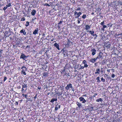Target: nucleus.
Here are the masks:
<instances>
[{"label":"nucleus","instance_id":"nucleus-24","mask_svg":"<svg viewBox=\"0 0 122 122\" xmlns=\"http://www.w3.org/2000/svg\"><path fill=\"white\" fill-rule=\"evenodd\" d=\"M102 98H100L96 100V101L98 102H102Z\"/></svg>","mask_w":122,"mask_h":122},{"label":"nucleus","instance_id":"nucleus-53","mask_svg":"<svg viewBox=\"0 0 122 122\" xmlns=\"http://www.w3.org/2000/svg\"><path fill=\"white\" fill-rule=\"evenodd\" d=\"M88 66V65H87V64H85L84 66V67H86V68Z\"/></svg>","mask_w":122,"mask_h":122},{"label":"nucleus","instance_id":"nucleus-41","mask_svg":"<svg viewBox=\"0 0 122 122\" xmlns=\"http://www.w3.org/2000/svg\"><path fill=\"white\" fill-rule=\"evenodd\" d=\"M84 99V98L82 97H81L79 98V99L80 101H83Z\"/></svg>","mask_w":122,"mask_h":122},{"label":"nucleus","instance_id":"nucleus-3","mask_svg":"<svg viewBox=\"0 0 122 122\" xmlns=\"http://www.w3.org/2000/svg\"><path fill=\"white\" fill-rule=\"evenodd\" d=\"M21 69H22V70L21 71V74H23V75H26V73L25 72V71H27V69L26 67L24 66H22L21 68Z\"/></svg>","mask_w":122,"mask_h":122},{"label":"nucleus","instance_id":"nucleus-8","mask_svg":"<svg viewBox=\"0 0 122 122\" xmlns=\"http://www.w3.org/2000/svg\"><path fill=\"white\" fill-rule=\"evenodd\" d=\"M27 57L23 53H21L20 56V59H22L24 60H25V58Z\"/></svg>","mask_w":122,"mask_h":122},{"label":"nucleus","instance_id":"nucleus-17","mask_svg":"<svg viewBox=\"0 0 122 122\" xmlns=\"http://www.w3.org/2000/svg\"><path fill=\"white\" fill-rule=\"evenodd\" d=\"M100 70L99 68H97L96 70V72H95V74H100Z\"/></svg>","mask_w":122,"mask_h":122},{"label":"nucleus","instance_id":"nucleus-44","mask_svg":"<svg viewBox=\"0 0 122 122\" xmlns=\"http://www.w3.org/2000/svg\"><path fill=\"white\" fill-rule=\"evenodd\" d=\"M43 5L44 6H50V5L47 3H45L44 4H43Z\"/></svg>","mask_w":122,"mask_h":122},{"label":"nucleus","instance_id":"nucleus-4","mask_svg":"<svg viewBox=\"0 0 122 122\" xmlns=\"http://www.w3.org/2000/svg\"><path fill=\"white\" fill-rule=\"evenodd\" d=\"M72 44V42L70 41L69 40H68L66 41L65 46L66 47H69L70 46H71Z\"/></svg>","mask_w":122,"mask_h":122},{"label":"nucleus","instance_id":"nucleus-54","mask_svg":"<svg viewBox=\"0 0 122 122\" xmlns=\"http://www.w3.org/2000/svg\"><path fill=\"white\" fill-rule=\"evenodd\" d=\"M97 95V94L95 93L92 96V98H93L94 97H95L96 95Z\"/></svg>","mask_w":122,"mask_h":122},{"label":"nucleus","instance_id":"nucleus-57","mask_svg":"<svg viewBox=\"0 0 122 122\" xmlns=\"http://www.w3.org/2000/svg\"><path fill=\"white\" fill-rule=\"evenodd\" d=\"M62 21H60L58 23V25H59L60 24H62Z\"/></svg>","mask_w":122,"mask_h":122},{"label":"nucleus","instance_id":"nucleus-23","mask_svg":"<svg viewBox=\"0 0 122 122\" xmlns=\"http://www.w3.org/2000/svg\"><path fill=\"white\" fill-rule=\"evenodd\" d=\"M100 77L99 76H98L97 77L96 79L97 80V82L99 83L101 82V81L100 80Z\"/></svg>","mask_w":122,"mask_h":122},{"label":"nucleus","instance_id":"nucleus-39","mask_svg":"<svg viewBox=\"0 0 122 122\" xmlns=\"http://www.w3.org/2000/svg\"><path fill=\"white\" fill-rule=\"evenodd\" d=\"M87 61L85 60H83L82 62V63L84 64V65L87 64Z\"/></svg>","mask_w":122,"mask_h":122},{"label":"nucleus","instance_id":"nucleus-62","mask_svg":"<svg viewBox=\"0 0 122 122\" xmlns=\"http://www.w3.org/2000/svg\"><path fill=\"white\" fill-rule=\"evenodd\" d=\"M37 94H36V96H35V97H34V99H35L36 98V96H37Z\"/></svg>","mask_w":122,"mask_h":122},{"label":"nucleus","instance_id":"nucleus-55","mask_svg":"<svg viewBox=\"0 0 122 122\" xmlns=\"http://www.w3.org/2000/svg\"><path fill=\"white\" fill-rule=\"evenodd\" d=\"M86 102V100L84 99V100H83V101L82 102L83 103H85Z\"/></svg>","mask_w":122,"mask_h":122},{"label":"nucleus","instance_id":"nucleus-59","mask_svg":"<svg viewBox=\"0 0 122 122\" xmlns=\"http://www.w3.org/2000/svg\"><path fill=\"white\" fill-rule=\"evenodd\" d=\"M52 4H53V2H50V6L51 5V6H52Z\"/></svg>","mask_w":122,"mask_h":122},{"label":"nucleus","instance_id":"nucleus-35","mask_svg":"<svg viewBox=\"0 0 122 122\" xmlns=\"http://www.w3.org/2000/svg\"><path fill=\"white\" fill-rule=\"evenodd\" d=\"M29 21H27L26 22V24L25 25V26L26 27H27L29 25Z\"/></svg>","mask_w":122,"mask_h":122},{"label":"nucleus","instance_id":"nucleus-31","mask_svg":"<svg viewBox=\"0 0 122 122\" xmlns=\"http://www.w3.org/2000/svg\"><path fill=\"white\" fill-rule=\"evenodd\" d=\"M19 41H17V42L16 43V45H17L18 46L19 44H20V39H19Z\"/></svg>","mask_w":122,"mask_h":122},{"label":"nucleus","instance_id":"nucleus-14","mask_svg":"<svg viewBox=\"0 0 122 122\" xmlns=\"http://www.w3.org/2000/svg\"><path fill=\"white\" fill-rule=\"evenodd\" d=\"M48 73L47 72H44L43 74V76L45 77V78H46V77L48 76Z\"/></svg>","mask_w":122,"mask_h":122},{"label":"nucleus","instance_id":"nucleus-7","mask_svg":"<svg viewBox=\"0 0 122 122\" xmlns=\"http://www.w3.org/2000/svg\"><path fill=\"white\" fill-rule=\"evenodd\" d=\"M22 88L21 90V92H23L24 91H25L27 90V86L26 84H24V85H22Z\"/></svg>","mask_w":122,"mask_h":122},{"label":"nucleus","instance_id":"nucleus-12","mask_svg":"<svg viewBox=\"0 0 122 122\" xmlns=\"http://www.w3.org/2000/svg\"><path fill=\"white\" fill-rule=\"evenodd\" d=\"M97 59V58H92L90 60V61L93 63H94Z\"/></svg>","mask_w":122,"mask_h":122},{"label":"nucleus","instance_id":"nucleus-5","mask_svg":"<svg viewBox=\"0 0 122 122\" xmlns=\"http://www.w3.org/2000/svg\"><path fill=\"white\" fill-rule=\"evenodd\" d=\"M66 92H59L58 93L57 92H55L54 95H56L55 97L56 98L57 97V95L60 96V95H61V96H62V94H63V95H64V93H65V95L66 96Z\"/></svg>","mask_w":122,"mask_h":122},{"label":"nucleus","instance_id":"nucleus-20","mask_svg":"<svg viewBox=\"0 0 122 122\" xmlns=\"http://www.w3.org/2000/svg\"><path fill=\"white\" fill-rule=\"evenodd\" d=\"M117 2L118 3V5H122V0H119Z\"/></svg>","mask_w":122,"mask_h":122},{"label":"nucleus","instance_id":"nucleus-22","mask_svg":"<svg viewBox=\"0 0 122 122\" xmlns=\"http://www.w3.org/2000/svg\"><path fill=\"white\" fill-rule=\"evenodd\" d=\"M87 32H88L89 33L92 35L94 33V31H92L91 30L87 31Z\"/></svg>","mask_w":122,"mask_h":122},{"label":"nucleus","instance_id":"nucleus-11","mask_svg":"<svg viewBox=\"0 0 122 122\" xmlns=\"http://www.w3.org/2000/svg\"><path fill=\"white\" fill-rule=\"evenodd\" d=\"M54 46L57 48L58 50H60V49L59 47V45L58 44H57V43H55L54 44Z\"/></svg>","mask_w":122,"mask_h":122},{"label":"nucleus","instance_id":"nucleus-28","mask_svg":"<svg viewBox=\"0 0 122 122\" xmlns=\"http://www.w3.org/2000/svg\"><path fill=\"white\" fill-rule=\"evenodd\" d=\"M102 58V55H101L100 54L98 55V56L97 57V59L98 58L99 59H100L101 58Z\"/></svg>","mask_w":122,"mask_h":122},{"label":"nucleus","instance_id":"nucleus-32","mask_svg":"<svg viewBox=\"0 0 122 122\" xmlns=\"http://www.w3.org/2000/svg\"><path fill=\"white\" fill-rule=\"evenodd\" d=\"M76 104L78 106V107H79V108H80V107L81 106V103H80L78 102H76Z\"/></svg>","mask_w":122,"mask_h":122},{"label":"nucleus","instance_id":"nucleus-6","mask_svg":"<svg viewBox=\"0 0 122 122\" xmlns=\"http://www.w3.org/2000/svg\"><path fill=\"white\" fill-rule=\"evenodd\" d=\"M74 13L75 17L76 18H78L79 17L80 15L82 14V13L80 12H79L78 13L76 11H75Z\"/></svg>","mask_w":122,"mask_h":122},{"label":"nucleus","instance_id":"nucleus-27","mask_svg":"<svg viewBox=\"0 0 122 122\" xmlns=\"http://www.w3.org/2000/svg\"><path fill=\"white\" fill-rule=\"evenodd\" d=\"M102 81L103 82H104L105 81V79L103 78L102 77L101 78V81Z\"/></svg>","mask_w":122,"mask_h":122},{"label":"nucleus","instance_id":"nucleus-1","mask_svg":"<svg viewBox=\"0 0 122 122\" xmlns=\"http://www.w3.org/2000/svg\"><path fill=\"white\" fill-rule=\"evenodd\" d=\"M6 29H8V31L7 30V31H6V30L4 33V36L5 38L9 37L11 35V30L10 28L7 27Z\"/></svg>","mask_w":122,"mask_h":122},{"label":"nucleus","instance_id":"nucleus-47","mask_svg":"<svg viewBox=\"0 0 122 122\" xmlns=\"http://www.w3.org/2000/svg\"><path fill=\"white\" fill-rule=\"evenodd\" d=\"M80 66L81 67L79 69V70H80L81 69H83L84 68V66H81V65H80Z\"/></svg>","mask_w":122,"mask_h":122},{"label":"nucleus","instance_id":"nucleus-60","mask_svg":"<svg viewBox=\"0 0 122 122\" xmlns=\"http://www.w3.org/2000/svg\"><path fill=\"white\" fill-rule=\"evenodd\" d=\"M97 62H96L94 63V65L95 66H97Z\"/></svg>","mask_w":122,"mask_h":122},{"label":"nucleus","instance_id":"nucleus-43","mask_svg":"<svg viewBox=\"0 0 122 122\" xmlns=\"http://www.w3.org/2000/svg\"><path fill=\"white\" fill-rule=\"evenodd\" d=\"M60 89L62 90L63 91H64V86H60Z\"/></svg>","mask_w":122,"mask_h":122},{"label":"nucleus","instance_id":"nucleus-49","mask_svg":"<svg viewBox=\"0 0 122 122\" xmlns=\"http://www.w3.org/2000/svg\"><path fill=\"white\" fill-rule=\"evenodd\" d=\"M81 10V8L80 7H79L77 8L76 9H75V10L77 11V10Z\"/></svg>","mask_w":122,"mask_h":122},{"label":"nucleus","instance_id":"nucleus-64","mask_svg":"<svg viewBox=\"0 0 122 122\" xmlns=\"http://www.w3.org/2000/svg\"><path fill=\"white\" fill-rule=\"evenodd\" d=\"M25 95L24 94L22 93V95L23 97H25Z\"/></svg>","mask_w":122,"mask_h":122},{"label":"nucleus","instance_id":"nucleus-29","mask_svg":"<svg viewBox=\"0 0 122 122\" xmlns=\"http://www.w3.org/2000/svg\"><path fill=\"white\" fill-rule=\"evenodd\" d=\"M65 67H64V68L63 69H62V70H61V74L63 73L65 71Z\"/></svg>","mask_w":122,"mask_h":122},{"label":"nucleus","instance_id":"nucleus-25","mask_svg":"<svg viewBox=\"0 0 122 122\" xmlns=\"http://www.w3.org/2000/svg\"><path fill=\"white\" fill-rule=\"evenodd\" d=\"M54 92H52L51 93V96H52L53 97H55V95H54Z\"/></svg>","mask_w":122,"mask_h":122},{"label":"nucleus","instance_id":"nucleus-34","mask_svg":"<svg viewBox=\"0 0 122 122\" xmlns=\"http://www.w3.org/2000/svg\"><path fill=\"white\" fill-rule=\"evenodd\" d=\"M29 93H27V94H26L25 95V97L27 99H29V100H28V101H30V100H29V99H29L28 98L27 99V97L28 96V94Z\"/></svg>","mask_w":122,"mask_h":122},{"label":"nucleus","instance_id":"nucleus-37","mask_svg":"<svg viewBox=\"0 0 122 122\" xmlns=\"http://www.w3.org/2000/svg\"><path fill=\"white\" fill-rule=\"evenodd\" d=\"M112 24L111 23L108 24H107V25L108 27H111L112 26Z\"/></svg>","mask_w":122,"mask_h":122},{"label":"nucleus","instance_id":"nucleus-45","mask_svg":"<svg viewBox=\"0 0 122 122\" xmlns=\"http://www.w3.org/2000/svg\"><path fill=\"white\" fill-rule=\"evenodd\" d=\"M7 8L8 7L6 5L4 7L3 9L5 11L7 9Z\"/></svg>","mask_w":122,"mask_h":122},{"label":"nucleus","instance_id":"nucleus-2","mask_svg":"<svg viewBox=\"0 0 122 122\" xmlns=\"http://www.w3.org/2000/svg\"><path fill=\"white\" fill-rule=\"evenodd\" d=\"M67 91L69 90H71L73 92L74 91V89L72 86V84L71 83H69L66 86L65 88Z\"/></svg>","mask_w":122,"mask_h":122},{"label":"nucleus","instance_id":"nucleus-30","mask_svg":"<svg viewBox=\"0 0 122 122\" xmlns=\"http://www.w3.org/2000/svg\"><path fill=\"white\" fill-rule=\"evenodd\" d=\"M62 51H63V53H67V50H66L64 48L63 49H62Z\"/></svg>","mask_w":122,"mask_h":122},{"label":"nucleus","instance_id":"nucleus-38","mask_svg":"<svg viewBox=\"0 0 122 122\" xmlns=\"http://www.w3.org/2000/svg\"><path fill=\"white\" fill-rule=\"evenodd\" d=\"M111 45L110 44H108L106 46V47L107 48V49L110 48V47Z\"/></svg>","mask_w":122,"mask_h":122},{"label":"nucleus","instance_id":"nucleus-56","mask_svg":"<svg viewBox=\"0 0 122 122\" xmlns=\"http://www.w3.org/2000/svg\"><path fill=\"white\" fill-rule=\"evenodd\" d=\"M115 76V75L114 74H112V78H114V77Z\"/></svg>","mask_w":122,"mask_h":122},{"label":"nucleus","instance_id":"nucleus-15","mask_svg":"<svg viewBox=\"0 0 122 122\" xmlns=\"http://www.w3.org/2000/svg\"><path fill=\"white\" fill-rule=\"evenodd\" d=\"M36 12V10L35 9H33L32 10V12H31V15L33 16H34L35 15Z\"/></svg>","mask_w":122,"mask_h":122},{"label":"nucleus","instance_id":"nucleus-9","mask_svg":"<svg viewBox=\"0 0 122 122\" xmlns=\"http://www.w3.org/2000/svg\"><path fill=\"white\" fill-rule=\"evenodd\" d=\"M91 51L92 52V55H94L96 53V50L94 48L92 49L91 50Z\"/></svg>","mask_w":122,"mask_h":122},{"label":"nucleus","instance_id":"nucleus-26","mask_svg":"<svg viewBox=\"0 0 122 122\" xmlns=\"http://www.w3.org/2000/svg\"><path fill=\"white\" fill-rule=\"evenodd\" d=\"M103 27L102 28H101V30L103 31L104 30V29L106 28L107 26L106 25H103Z\"/></svg>","mask_w":122,"mask_h":122},{"label":"nucleus","instance_id":"nucleus-40","mask_svg":"<svg viewBox=\"0 0 122 122\" xmlns=\"http://www.w3.org/2000/svg\"><path fill=\"white\" fill-rule=\"evenodd\" d=\"M6 6L8 7H10L11 6V3L10 2L9 3H8V4L7 5H6Z\"/></svg>","mask_w":122,"mask_h":122},{"label":"nucleus","instance_id":"nucleus-48","mask_svg":"<svg viewBox=\"0 0 122 122\" xmlns=\"http://www.w3.org/2000/svg\"><path fill=\"white\" fill-rule=\"evenodd\" d=\"M3 50H0V56H1V55H2V52L3 51Z\"/></svg>","mask_w":122,"mask_h":122},{"label":"nucleus","instance_id":"nucleus-52","mask_svg":"<svg viewBox=\"0 0 122 122\" xmlns=\"http://www.w3.org/2000/svg\"><path fill=\"white\" fill-rule=\"evenodd\" d=\"M7 79V77L6 76L4 77V79L3 80V81L4 82Z\"/></svg>","mask_w":122,"mask_h":122},{"label":"nucleus","instance_id":"nucleus-58","mask_svg":"<svg viewBox=\"0 0 122 122\" xmlns=\"http://www.w3.org/2000/svg\"><path fill=\"white\" fill-rule=\"evenodd\" d=\"M16 103L15 104V105H17L18 104V102H16Z\"/></svg>","mask_w":122,"mask_h":122},{"label":"nucleus","instance_id":"nucleus-16","mask_svg":"<svg viewBox=\"0 0 122 122\" xmlns=\"http://www.w3.org/2000/svg\"><path fill=\"white\" fill-rule=\"evenodd\" d=\"M60 107V106L58 104H57L55 108V110L56 111H57L58 109H59Z\"/></svg>","mask_w":122,"mask_h":122},{"label":"nucleus","instance_id":"nucleus-50","mask_svg":"<svg viewBox=\"0 0 122 122\" xmlns=\"http://www.w3.org/2000/svg\"><path fill=\"white\" fill-rule=\"evenodd\" d=\"M92 35L93 36H96V37L95 38H94V39H95V38H96V37H97V35L96 34H94H94H93Z\"/></svg>","mask_w":122,"mask_h":122},{"label":"nucleus","instance_id":"nucleus-42","mask_svg":"<svg viewBox=\"0 0 122 122\" xmlns=\"http://www.w3.org/2000/svg\"><path fill=\"white\" fill-rule=\"evenodd\" d=\"M104 24H105L104 20H103L102 21V22L101 23H100V24L102 25H104Z\"/></svg>","mask_w":122,"mask_h":122},{"label":"nucleus","instance_id":"nucleus-36","mask_svg":"<svg viewBox=\"0 0 122 122\" xmlns=\"http://www.w3.org/2000/svg\"><path fill=\"white\" fill-rule=\"evenodd\" d=\"M82 18L85 19L86 18V15L85 14H84L82 16Z\"/></svg>","mask_w":122,"mask_h":122},{"label":"nucleus","instance_id":"nucleus-21","mask_svg":"<svg viewBox=\"0 0 122 122\" xmlns=\"http://www.w3.org/2000/svg\"><path fill=\"white\" fill-rule=\"evenodd\" d=\"M48 88H49V87H48L46 86L44 87V90H43V91H45V92L48 91L49 90H48Z\"/></svg>","mask_w":122,"mask_h":122},{"label":"nucleus","instance_id":"nucleus-13","mask_svg":"<svg viewBox=\"0 0 122 122\" xmlns=\"http://www.w3.org/2000/svg\"><path fill=\"white\" fill-rule=\"evenodd\" d=\"M20 33L21 34L23 33V34L24 35H25L26 33L25 30L23 29L20 30Z\"/></svg>","mask_w":122,"mask_h":122},{"label":"nucleus","instance_id":"nucleus-10","mask_svg":"<svg viewBox=\"0 0 122 122\" xmlns=\"http://www.w3.org/2000/svg\"><path fill=\"white\" fill-rule=\"evenodd\" d=\"M38 28H36L34 31L33 32V34L34 35H35L36 34L38 33Z\"/></svg>","mask_w":122,"mask_h":122},{"label":"nucleus","instance_id":"nucleus-18","mask_svg":"<svg viewBox=\"0 0 122 122\" xmlns=\"http://www.w3.org/2000/svg\"><path fill=\"white\" fill-rule=\"evenodd\" d=\"M57 100V98H53L51 100L50 102L51 103H53L54 102V101H56Z\"/></svg>","mask_w":122,"mask_h":122},{"label":"nucleus","instance_id":"nucleus-61","mask_svg":"<svg viewBox=\"0 0 122 122\" xmlns=\"http://www.w3.org/2000/svg\"><path fill=\"white\" fill-rule=\"evenodd\" d=\"M107 71L108 72H110V70H107Z\"/></svg>","mask_w":122,"mask_h":122},{"label":"nucleus","instance_id":"nucleus-51","mask_svg":"<svg viewBox=\"0 0 122 122\" xmlns=\"http://www.w3.org/2000/svg\"><path fill=\"white\" fill-rule=\"evenodd\" d=\"M37 89L40 90L41 89V87H40L39 86H38L37 87Z\"/></svg>","mask_w":122,"mask_h":122},{"label":"nucleus","instance_id":"nucleus-19","mask_svg":"<svg viewBox=\"0 0 122 122\" xmlns=\"http://www.w3.org/2000/svg\"><path fill=\"white\" fill-rule=\"evenodd\" d=\"M86 28L85 29L87 30H88L89 29L90 27L91 26H90L89 25H86L85 26Z\"/></svg>","mask_w":122,"mask_h":122},{"label":"nucleus","instance_id":"nucleus-33","mask_svg":"<svg viewBox=\"0 0 122 122\" xmlns=\"http://www.w3.org/2000/svg\"><path fill=\"white\" fill-rule=\"evenodd\" d=\"M96 10L98 12H99V11H100L101 10V9L99 7H98Z\"/></svg>","mask_w":122,"mask_h":122},{"label":"nucleus","instance_id":"nucleus-63","mask_svg":"<svg viewBox=\"0 0 122 122\" xmlns=\"http://www.w3.org/2000/svg\"><path fill=\"white\" fill-rule=\"evenodd\" d=\"M30 46H27L26 47V48H30Z\"/></svg>","mask_w":122,"mask_h":122},{"label":"nucleus","instance_id":"nucleus-46","mask_svg":"<svg viewBox=\"0 0 122 122\" xmlns=\"http://www.w3.org/2000/svg\"><path fill=\"white\" fill-rule=\"evenodd\" d=\"M25 19L24 17H23L21 19V21H24L25 20Z\"/></svg>","mask_w":122,"mask_h":122}]
</instances>
